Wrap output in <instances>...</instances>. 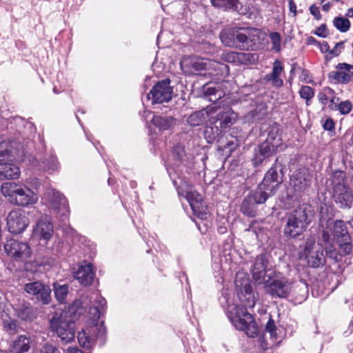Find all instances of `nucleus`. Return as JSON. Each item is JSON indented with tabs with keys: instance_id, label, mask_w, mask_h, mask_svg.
Listing matches in <instances>:
<instances>
[{
	"instance_id": "1",
	"label": "nucleus",
	"mask_w": 353,
	"mask_h": 353,
	"mask_svg": "<svg viewBox=\"0 0 353 353\" xmlns=\"http://www.w3.org/2000/svg\"><path fill=\"white\" fill-rule=\"evenodd\" d=\"M235 285L240 292L241 305H229L227 315L236 329L243 331L249 337H254L258 327L253 316L246 310L255 305L252 288L247 276L240 273L236 274Z\"/></svg>"
},
{
	"instance_id": "2",
	"label": "nucleus",
	"mask_w": 353,
	"mask_h": 353,
	"mask_svg": "<svg viewBox=\"0 0 353 353\" xmlns=\"http://www.w3.org/2000/svg\"><path fill=\"white\" fill-rule=\"evenodd\" d=\"M50 326L63 343H70L74 339L75 323L70 308L56 310L50 320Z\"/></svg>"
},
{
	"instance_id": "3",
	"label": "nucleus",
	"mask_w": 353,
	"mask_h": 353,
	"mask_svg": "<svg viewBox=\"0 0 353 353\" xmlns=\"http://www.w3.org/2000/svg\"><path fill=\"white\" fill-rule=\"evenodd\" d=\"M322 239L325 243L330 245L336 241L340 248L341 254L347 255L352 251L350 236L343 221H327V226L322 230Z\"/></svg>"
},
{
	"instance_id": "4",
	"label": "nucleus",
	"mask_w": 353,
	"mask_h": 353,
	"mask_svg": "<svg viewBox=\"0 0 353 353\" xmlns=\"http://www.w3.org/2000/svg\"><path fill=\"white\" fill-rule=\"evenodd\" d=\"M1 194L15 205L28 207L37 202V194L26 185L13 181L3 183L1 186Z\"/></svg>"
},
{
	"instance_id": "5",
	"label": "nucleus",
	"mask_w": 353,
	"mask_h": 353,
	"mask_svg": "<svg viewBox=\"0 0 353 353\" xmlns=\"http://www.w3.org/2000/svg\"><path fill=\"white\" fill-rule=\"evenodd\" d=\"M343 172L336 171L332 176V199L341 208L350 209L353 204V192L345 183Z\"/></svg>"
},
{
	"instance_id": "6",
	"label": "nucleus",
	"mask_w": 353,
	"mask_h": 353,
	"mask_svg": "<svg viewBox=\"0 0 353 353\" xmlns=\"http://www.w3.org/2000/svg\"><path fill=\"white\" fill-rule=\"evenodd\" d=\"M282 145V139L279 133L278 126H274L269 132L267 139L262 143L255 151L252 159L255 167L261 165L267 158L272 156Z\"/></svg>"
},
{
	"instance_id": "7",
	"label": "nucleus",
	"mask_w": 353,
	"mask_h": 353,
	"mask_svg": "<svg viewBox=\"0 0 353 353\" xmlns=\"http://www.w3.org/2000/svg\"><path fill=\"white\" fill-rule=\"evenodd\" d=\"M7 142H0V180L17 179L20 174L19 168L11 161L16 157H20L19 151L9 150Z\"/></svg>"
},
{
	"instance_id": "8",
	"label": "nucleus",
	"mask_w": 353,
	"mask_h": 353,
	"mask_svg": "<svg viewBox=\"0 0 353 353\" xmlns=\"http://www.w3.org/2000/svg\"><path fill=\"white\" fill-rule=\"evenodd\" d=\"M106 329L101 323L82 330L78 333L77 339L81 346L86 349H91L95 345L97 339L103 344L105 342Z\"/></svg>"
},
{
	"instance_id": "9",
	"label": "nucleus",
	"mask_w": 353,
	"mask_h": 353,
	"mask_svg": "<svg viewBox=\"0 0 353 353\" xmlns=\"http://www.w3.org/2000/svg\"><path fill=\"white\" fill-rule=\"evenodd\" d=\"M307 216L305 210L299 208L291 213L285 228V234L290 237H296L302 234L307 225Z\"/></svg>"
},
{
	"instance_id": "10",
	"label": "nucleus",
	"mask_w": 353,
	"mask_h": 353,
	"mask_svg": "<svg viewBox=\"0 0 353 353\" xmlns=\"http://www.w3.org/2000/svg\"><path fill=\"white\" fill-rule=\"evenodd\" d=\"M302 255L307 265L312 268H319L325 264L323 246L321 243H316L312 237L306 240Z\"/></svg>"
},
{
	"instance_id": "11",
	"label": "nucleus",
	"mask_w": 353,
	"mask_h": 353,
	"mask_svg": "<svg viewBox=\"0 0 353 353\" xmlns=\"http://www.w3.org/2000/svg\"><path fill=\"white\" fill-rule=\"evenodd\" d=\"M30 223L28 213L22 209H14L9 212L6 218L8 231L14 234L22 233Z\"/></svg>"
},
{
	"instance_id": "12",
	"label": "nucleus",
	"mask_w": 353,
	"mask_h": 353,
	"mask_svg": "<svg viewBox=\"0 0 353 353\" xmlns=\"http://www.w3.org/2000/svg\"><path fill=\"white\" fill-rule=\"evenodd\" d=\"M51 208L54 210L63 222L68 218L69 209L66 198L59 191L54 189H49L45 193Z\"/></svg>"
},
{
	"instance_id": "13",
	"label": "nucleus",
	"mask_w": 353,
	"mask_h": 353,
	"mask_svg": "<svg viewBox=\"0 0 353 353\" xmlns=\"http://www.w3.org/2000/svg\"><path fill=\"white\" fill-rule=\"evenodd\" d=\"M170 83V79H167L158 82L153 86L147 94L148 99L151 101L152 105L168 102L171 100L172 88Z\"/></svg>"
},
{
	"instance_id": "14",
	"label": "nucleus",
	"mask_w": 353,
	"mask_h": 353,
	"mask_svg": "<svg viewBox=\"0 0 353 353\" xmlns=\"http://www.w3.org/2000/svg\"><path fill=\"white\" fill-rule=\"evenodd\" d=\"M23 289L43 305H48L52 301L50 288L40 281L28 283L25 284Z\"/></svg>"
},
{
	"instance_id": "15",
	"label": "nucleus",
	"mask_w": 353,
	"mask_h": 353,
	"mask_svg": "<svg viewBox=\"0 0 353 353\" xmlns=\"http://www.w3.org/2000/svg\"><path fill=\"white\" fill-rule=\"evenodd\" d=\"M181 196L188 201L194 215L201 220H206L208 219V208L203 203L201 194L192 188H190L185 194L182 193Z\"/></svg>"
},
{
	"instance_id": "16",
	"label": "nucleus",
	"mask_w": 353,
	"mask_h": 353,
	"mask_svg": "<svg viewBox=\"0 0 353 353\" xmlns=\"http://www.w3.org/2000/svg\"><path fill=\"white\" fill-rule=\"evenodd\" d=\"M312 175L308 169L299 168L290 176V185L295 192H303L311 185Z\"/></svg>"
},
{
	"instance_id": "17",
	"label": "nucleus",
	"mask_w": 353,
	"mask_h": 353,
	"mask_svg": "<svg viewBox=\"0 0 353 353\" xmlns=\"http://www.w3.org/2000/svg\"><path fill=\"white\" fill-rule=\"evenodd\" d=\"M192 68L196 71L212 68V75H223L228 72L227 65L214 60L199 57L194 58Z\"/></svg>"
},
{
	"instance_id": "18",
	"label": "nucleus",
	"mask_w": 353,
	"mask_h": 353,
	"mask_svg": "<svg viewBox=\"0 0 353 353\" xmlns=\"http://www.w3.org/2000/svg\"><path fill=\"white\" fill-rule=\"evenodd\" d=\"M4 248L8 254L15 260H25L30 255L29 245L15 239L8 240Z\"/></svg>"
},
{
	"instance_id": "19",
	"label": "nucleus",
	"mask_w": 353,
	"mask_h": 353,
	"mask_svg": "<svg viewBox=\"0 0 353 353\" xmlns=\"http://www.w3.org/2000/svg\"><path fill=\"white\" fill-rule=\"evenodd\" d=\"M329 77L338 83L347 84L353 81V65L341 63L336 65V70L329 74Z\"/></svg>"
},
{
	"instance_id": "20",
	"label": "nucleus",
	"mask_w": 353,
	"mask_h": 353,
	"mask_svg": "<svg viewBox=\"0 0 353 353\" xmlns=\"http://www.w3.org/2000/svg\"><path fill=\"white\" fill-rule=\"evenodd\" d=\"M216 111V110L214 107L208 106L205 110L191 114L188 119V122L194 126L208 123L210 125L215 124L216 121L214 114Z\"/></svg>"
},
{
	"instance_id": "21",
	"label": "nucleus",
	"mask_w": 353,
	"mask_h": 353,
	"mask_svg": "<svg viewBox=\"0 0 353 353\" xmlns=\"http://www.w3.org/2000/svg\"><path fill=\"white\" fill-rule=\"evenodd\" d=\"M34 340L29 334L18 336L10 345L8 353H30Z\"/></svg>"
},
{
	"instance_id": "22",
	"label": "nucleus",
	"mask_w": 353,
	"mask_h": 353,
	"mask_svg": "<svg viewBox=\"0 0 353 353\" xmlns=\"http://www.w3.org/2000/svg\"><path fill=\"white\" fill-rule=\"evenodd\" d=\"M292 289V283L286 278H281L273 281L266 286V291L272 296L286 297Z\"/></svg>"
},
{
	"instance_id": "23",
	"label": "nucleus",
	"mask_w": 353,
	"mask_h": 353,
	"mask_svg": "<svg viewBox=\"0 0 353 353\" xmlns=\"http://www.w3.org/2000/svg\"><path fill=\"white\" fill-rule=\"evenodd\" d=\"M222 59L236 64H250L255 61V54L250 52H226L222 54Z\"/></svg>"
},
{
	"instance_id": "24",
	"label": "nucleus",
	"mask_w": 353,
	"mask_h": 353,
	"mask_svg": "<svg viewBox=\"0 0 353 353\" xmlns=\"http://www.w3.org/2000/svg\"><path fill=\"white\" fill-rule=\"evenodd\" d=\"M216 110V113L214 114L216 123L220 121V127L221 128H226L233 123L236 120V114L232 111L230 108L221 109L217 106H213Z\"/></svg>"
},
{
	"instance_id": "25",
	"label": "nucleus",
	"mask_w": 353,
	"mask_h": 353,
	"mask_svg": "<svg viewBox=\"0 0 353 353\" xmlns=\"http://www.w3.org/2000/svg\"><path fill=\"white\" fill-rule=\"evenodd\" d=\"M259 33L258 30H245L244 32L239 30L235 31V39L237 43V48L249 49L256 41L255 34Z\"/></svg>"
},
{
	"instance_id": "26",
	"label": "nucleus",
	"mask_w": 353,
	"mask_h": 353,
	"mask_svg": "<svg viewBox=\"0 0 353 353\" xmlns=\"http://www.w3.org/2000/svg\"><path fill=\"white\" fill-rule=\"evenodd\" d=\"M268 259L266 255L260 254L256 257L252 270L253 279L258 283H261L266 274Z\"/></svg>"
},
{
	"instance_id": "27",
	"label": "nucleus",
	"mask_w": 353,
	"mask_h": 353,
	"mask_svg": "<svg viewBox=\"0 0 353 353\" xmlns=\"http://www.w3.org/2000/svg\"><path fill=\"white\" fill-rule=\"evenodd\" d=\"M284 70L282 63L276 60L273 63L272 71L271 73L265 75V80L270 81L274 87H281L283 85Z\"/></svg>"
},
{
	"instance_id": "28",
	"label": "nucleus",
	"mask_w": 353,
	"mask_h": 353,
	"mask_svg": "<svg viewBox=\"0 0 353 353\" xmlns=\"http://www.w3.org/2000/svg\"><path fill=\"white\" fill-rule=\"evenodd\" d=\"M35 232L44 239L48 240L53 232V225L51 223V219L46 214L41 216L37 223Z\"/></svg>"
},
{
	"instance_id": "29",
	"label": "nucleus",
	"mask_w": 353,
	"mask_h": 353,
	"mask_svg": "<svg viewBox=\"0 0 353 353\" xmlns=\"http://www.w3.org/2000/svg\"><path fill=\"white\" fill-rule=\"evenodd\" d=\"M94 274L90 264L79 266L74 273L75 278L83 285H90L93 281Z\"/></svg>"
},
{
	"instance_id": "30",
	"label": "nucleus",
	"mask_w": 353,
	"mask_h": 353,
	"mask_svg": "<svg viewBox=\"0 0 353 353\" xmlns=\"http://www.w3.org/2000/svg\"><path fill=\"white\" fill-rule=\"evenodd\" d=\"M261 183L269 188V191L276 192L279 185L282 183V179L279 177L276 168L272 167L266 172Z\"/></svg>"
},
{
	"instance_id": "31",
	"label": "nucleus",
	"mask_w": 353,
	"mask_h": 353,
	"mask_svg": "<svg viewBox=\"0 0 353 353\" xmlns=\"http://www.w3.org/2000/svg\"><path fill=\"white\" fill-rule=\"evenodd\" d=\"M91 299H94L96 304L92 305L90 307V314L93 320H97L101 317V315L105 312V306L106 301L103 297L98 294H94Z\"/></svg>"
},
{
	"instance_id": "32",
	"label": "nucleus",
	"mask_w": 353,
	"mask_h": 353,
	"mask_svg": "<svg viewBox=\"0 0 353 353\" xmlns=\"http://www.w3.org/2000/svg\"><path fill=\"white\" fill-rule=\"evenodd\" d=\"M275 192L269 191V188L263 183H261L251 197L253 199L255 204H263L269 196L274 195Z\"/></svg>"
},
{
	"instance_id": "33",
	"label": "nucleus",
	"mask_w": 353,
	"mask_h": 353,
	"mask_svg": "<svg viewBox=\"0 0 353 353\" xmlns=\"http://www.w3.org/2000/svg\"><path fill=\"white\" fill-rule=\"evenodd\" d=\"M153 124L160 130H167L174 127L176 120L172 117L153 116Z\"/></svg>"
},
{
	"instance_id": "34",
	"label": "nucleus",
	"mask_w": 353,
	"mask_h": 353,
	"mask_svg": "<svg viewBox=\"0 0 353 353\" xmlns=\"http://www.w3.org/2000/svg\"><path fill=\"white\" fill-rule=\"evenodd\" d=\"M205 93L210 101H216L225 94L222 89V84L220 83L208 84Z\"/></svg>"
},
{
	"instance_id": "35",
	"label": "nucleus",
	"mask_w": 353,
	"mask_h": 353,
	"mask_svg": "<svg viewBox=\"0 0 353 353\" xmlns=\"http://www.w3.org/2000/svg\"><path fill=\"white\" fill-rule=\"evenodd\" d=\"M17 313L22 321H32L35 318L34 310L29 303L21 304L17 310Z\"/></svg>"
},
{
	"instance_id": "36",
	"label": "nucleus",
	"mask_w": 353,
	"mask_h": 353,
	"mask_svg": "<svg viewBox=\"0 0 353 353\" xmlns=\"http://www.w3.org/2000/svg\"><path fill=\"white\" fill-rule=\"evenodd\" d=\"M53 290L54 296L59 303H64L68 295V285H59L57 283H53Z\"/></svg>"
},
{
	"instance_id": "37",
	"label": "nucleus",
	"mask_w": 353,
	"mask_h": 353,
	"mask_svg": "<svg viewBox=\"0 0 353 353\" xmlns=\"http://www.w3.org/2000/svg\"><path fill=\"white\" fill-rule=\"evenodd\" d=\"M220 39L223 44L232 48H237L235 39V30H225L220 33Z\"/></svg>"
},
{
	"instance_id": "38",
	"label": "nucleus",
	"mask_w": 353,
	"mask_h": 353,
	"mask_svg": "<svg viewBox=\"0 0 353 353\" xmlns=\"http://www.w3.org/2000/svg\"><path fill=\"white\" fill-rule=\"evenodd\" d=\"M252 199L251 196L245 198L241 207V212L248 216L255 215V204L252 202Z\"/></svg>"
},
{
	"instance_id": "39",
	"label": "nucleus",
	"mask_w": 353,
	"mask_h": 353,
	"mask_svg": "<svg viewBox=\"0 0 353 353\" xmlns=\"http://www.w3.org/2000/svg\"><path fill=\"white\" fill-rule=\"evenodd\" d=\"M334 27L341 32H346L350 27V21L344 17H337L333 20Z\"/></svg>"
},
{
	"instance_id": "40",
	"label": "nucleus",
	"mask_w": 353,
	"mask_h": 353,
	"mask_svg": "<svg viewBox=\"0 0 353 353\" xmlns=\"http://www.w3.org/2000/svg\"><path fill=\"white\" fill-rule=\"evenodd\" d=\"M257 11L258 9L254 0H244L243 4L240 6L239 13L241 14H246L250 13L252 14Z\"/></svg>"
},
{
	"instance_id": "41",
	"label": "nucleus",
	"mask_w": 353,
	"mask_h": 353,
	"mask_svg": "<svg viewBox=\"0 0 353 353\" xmlns=\"http://www.w3.org/2000/svg\"><path fill=\"white\" fill-rule=\"evenodd\" d=\"M278 329L275 325V322L271 318L268 320L265 325V333L270 334V339L275 342L278 339Z\"/></svg>"
},
{
	"instance_id": "42",
	"label": "nucleus",
	"mask_w": 353,
	"mask_h": 353,
	"mask_svg": "<svg viewBox=\"0 0 353 353\" xmlns=\"http://www.w3.org/2000/svg\"><path fill=\"white\" fill-rule=\"evenodd\" d=\"M3 325L6 330L9 332L10 334H14L19 332V325L16 320L11 319L5 320L3 321Z\"/></svg>"
},
{
	"instance_id": "43",
	"label": "nucleus",
	"mask_w": 353,
	"mask_h": 353,
	"mask_svg": "<svg viewBox=\"0 0 353 353\" xmlns=\"http://www.w3.org/2000/svg\"><path fill=\"white\" fill-rule=\"evenodd\" d=\"M299 94L301 98L306 100V104L308 105V101L314 97V92L310 86L303 85L299 90Z\"/></svg>"
},
{
	"instance_id": "44",
	"label": "nucleus",
	"mask_w": 353,
	"mask_h": 353,
	"mask_svg": "<svg viewBox=\"0 0 353 353\" xmlns=\"http://www.w3.org/2000/svg\"><path fill=\"white\" fill-rule=\"evenodd\" d=\"M334 95V90L330 88H325L322 92L318 94V99L319 102L325 105L330 97Z\"/></svg>"
},
{
	"instance_id": "45",
	"label": "nucleus",
	"mask_w": 353,
	"mask_h": 353,
	"mask_svg": "<svg viewBox=\"0 0 353 353\" xmlns=\"http://www.w3.org/2000/svg\"><path fill=\"white\" fill-rule=\"evenodd\" d=\"M352 108L353 105L352 102L348 100H346L340 102L338 104L336 110H339L341 114L345 115L349 114L352 111Z\"/></svg>"
},
{
	"instance_id": "46",
	"label": "nucleus",
	"mask_w": 353,
	"mask_h": 353,
	"mask_svg": "<svg viewBox=\"0 0 353 353\" xmlns=\"http://www.w3.org/2000/svg\"><path fill=\"white\" fill-rule=\"evenodd\" d=\"M45 168L49 171H54L58 168V161L56 157L50 155L49 158L43 161Z\"/></svg>"
},
{
	"instance_id": "47",
	"label": "nucleus",
	"mask_w": 353,
	"mask_h": 353,
	"mask_svg": "<svg viewBox=\"0 0 353 353\" xmlns=\"http://www.w3.org/2000/svg\"><path fill=\"white\" fill-rule=\"evenodd\" d=\"M270 38L272 43V48L276 52H279L281 50V38L278 32H272L270 34Z\"/></svg>"
},
{
	"instance_id": "48",
	"label": "nucleus",
	"mask_w": 353,
	"mask_h": 353,
	"mask_svg": "<svg viewBox=\"0 0 353 353\" xmlns=\"http://www.w3.org/2000/svg\"><path fill=\"white\" fill-rule=\"evenodd\" d=\"M244 0H226L225 10H233L239 12V5H242Z\"/></svg>"
},
{
	"instance_id": "49",
	"label": "nucleus",
	"mask_w": 353,
	"mask_h": 353,
	"mask_svg": "<svg viewBox=\"0 0 353 353\" xmlns=\"http://www.w3.org/2000/svg\"><path fill=\"white\" fill-rule=\"evenodd\" d=\"M194 58V57H190L183 58L180 62V65H181V69L185 70V71L189 72L190 70H186V69L192 68Z\"/></svg>"
},
{
	"instance_id": "50",
	"label": "nucleus",
	"mask_w": 353,
	"mask_h": 353,
	"mask_svg": "<svg viewBox=\"0 0 353 353\" xmlns=\"http://www.w3.org/2000/svg\"><path fill=\"white\" fill-rule=\"evenodd\" d=\"M41 353H61L56 346L52 344H46L41 349Z\"/></svg>"
},
{
	"instance_id": "51",
	"label": "nucleus",
	"mask_w": 353,
	"mask_h": 353,
	"mask_svg": "<svg viewBox=\"0 0 353 353\" xmlns=\"http://www.w3.org/2000/svg\"><path fill=\"white\" fill-rule=\"evenodd\" d=\"M314 34L323 38L326 37L328 34V31L326 28V26L324 24L320 26L319 28L316 29Z\"/></svg>"
},
{
	"instance_id": "52",
	"label": "nucleus",
	"mask_w": 353,
	"mask_h": 353,
	"mask_svg": "<svg viewBox=\"0 0 353 353\" xmlns=\"http://www.w3.org/2000/svg\"><path fill=\"white\" fill-rule=\"evenodd\" d=\"M342 46L343 43H337L335 45V47L329 52V54L331 55V57H337L341 52L339 48H341Z\"/></svg>"
},
{
	"instance_id": "53",
	"label": "nucleus",
	"mask_w": 353,
	"mask_h": 353,
	"mask_svg": "<svg viewBox=\"0 0 353 353\" xmlns=\"http://www.w3.org/2000/svg\"><path fill=\"white\" fill-rule=\"evenodd\" d=\"M211 3L215 8L225 10L226 0H211Z\"/></svg>"
},
{
	"instance_id": "54",
	"label": "nucleus",
	"mask_w": 353,
	"mask_h": 353,
	"mask_svg": "<svg viewBox=\"0 0 353 353\" xmlns=\"http://www.w3.org/2000/svg\"><path fill=\"white\" fill-rule=\"evenodd\" d=\"M323 128L325 130H332L334 128V123L330 118L327 119L323 123Z\"/></svg>"
},
{
	"instance_id": "55",
	"label": "nucleus",
	"mask_w": 353,
	"mask_h": 353,
	"mask_svg": "<svg viewBox=\"0 0 353 353\" xmlns=\"http://www.w3.org/2000/svg\"><path fill=\"white\" fill-rule=\"evenodd\" d=\"M166 169L168 171V174L170 175V179L172 180L173 183L176 184V179L175 176H172V175H174L175 174V168L171 165H170L168 163H166Z\"/></svg>"
},
{
	"instance_id": "56",
	"label": "nucleus",
	"mask_w": 353,
	"mask_h": 353,
	"mask_svg": "<svg viewBox=\"0 0 353 353\" xmlns=\"http://www.w3.org/2000/svg\"><path fill=\"white\" fill-rule=\"evenodd\" d=\"M319 49L321 52L325 53L327 52H330V46L328 43L326 41H323L321 43H319Z\"/></svg>"
},
{
	"instance_id": "57",
	"label": "nucleus",
	"mask_w": 353,
	"mask_h": 353,
	"mask_svg": "<svg viewBox=\"0 0 353 353\" xmlns=\"http://www.w3.org/2000/svg\"><path fill=\"white\" fill-rule=\"evenodd\" d=\"M310 12L312 15H314L316 18L319 19L320 16L319 10L315 6H311L310 8Z\"/></svg>"
},
{
	"instance_id": "58",
	"label": "nucleus",
	"mask_w": 353,
	"mask_h": 353,
	"mask_svg": "<svg viewBox=\"0 0 353 353\" xmlns=\"http://www.w3.org/2000/svg\"><path fill=\"white\" fill-rule=\"evenodd\" d=\"M289 8L291 12L294 14V16L296 14V6L294 0H288Z\"/></svg>"
},
{
	"instance_id": "59",
	"label": "nucleus",
	"mask_w": 353,
	"mask_h": 353,
	"mask_svg": "<svg viewBox=\"0 0 353 353\" xmlns=\"http://www.w3.org/2000/svg\"><path fill=\"white\" fill-rule=\"evenodd\" d=\"M331 97L332 99H330V101L329 108L331 110H336L338 104L334 101L335 97H334V95H332Z\"/></svg>"
},
{
	"instance_id": "60",
	"label": "nucleus",
	"mask_w": 353,
	"mask_h": 353,
	"mask_svg": "<svg viewBox=\"0 0 353 353\" xmlns=\"http://www.w3.org/2000/svg\"><path fill=\"white\" fill-rule=\"evenodd\" d=\"M67 353H83L81 350L76 347H68Z\"/></svg>"
},
{
	"instance_id": "61",
	"label": "nucleus",
	"mask_w": 353,
	"mask_h": 353,
	"mask_svg": "<svg viewBox=\"0 0 353 353\" xmlns=\"http://www.w3.org/2000/svg\"><path fill=\"white\" fill-rule=\"evenodd\" d=\"M4 309V303L1 301V299L0 298V312L3 311Z\"/></svg>"
},
{
	"instance_id": "62",
	"label": "nucleus",
	"mask_w": 353,
	"mask_h": 353,
	"mask_svg": "<svg viewBox=\"0 0 353 353\" xmlns=\"http://www.w3.org/2000/svg\"><path fill=\"white\" fill-rule=\"evenodd\" d=\"M330 8V5L329 4H325L323 6V10H325V11H327Z\"/></svg>"
},
{
	"instance_id": "63",
	"label": "nucleus",
	"mask_w": 353,
	"mask_h": 353,
	"mask_svg": "<svg viewBox=\"0 0 353 353\" xmlns=\"http://www.w3.org/2000/svg\"><path fill=\"white\" fill-rule=\"evenodd\" d=\"M347 15L349 16V17H353V10L350 9L348 10V12H347Z\"/></svg>"
},
{
	"instance_id": "64",
	"label": "nucleus",
	"mask_w": 353,
	"mask_h": 353,
	"mask_svg": "<svg viewBox=\"0 0 353 353\" xmlns=\"http://www.w3.org/2000/svg\"><path fill=\"white\" fill-rule=\"evenodd\" d=\"M163 32L160 33V34L158 35V37H157V41H158V42H159V41H160V40L161 39V38L163 37Z\"/></svg>"
}]
</instances>
